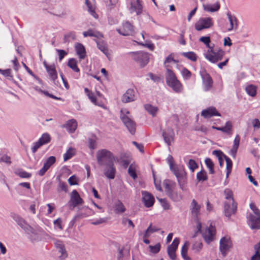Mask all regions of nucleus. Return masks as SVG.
Listing matches in <instances>:
<instances>
[{
	"label": "nucleus",
	"instance_id": "14",
	"mask_svg": "<svg viewBox=\"0 0 260 260\" xmlns=\"http://www.w3.org/2000/svg\"><path fill=\"white\" fill-rule=\"evenodd\" d=\"M180 240L178 238L174 239L172 243L167 248L168 254L171 260L176 259V251L179 245Z\"/></svg>",
	"mask_w": 260,
	"mask_h": 260
},
{
	"label": "nucleus",
	"instance_id": "57",
	"mask_svg": "<svg viewBox=\"0 0 260 260\" xmlns=\"http://www.w3.org/2000/svg\"><path fill=\"white\" fill-rule=\"evenodd\" d=\"M91 102L95 105L105 108L104 104L101 100V99H90Z\"/></svg>",
	"mask_w": 260,
	"mask_h": 260
},
{
	"label": "nucleus",
	"instance_id": "29",
	"mask_svg": "<svg viewBox=\"0 0 260 260\" xmlns=\"http://www.w3.org/2000/svg\"><path fill=\"white\" fill-rule=\"evenodd\" d=\"M227 16L230 23L231 27L228 29L229 31L233 29H237L238 27L237 19L235 16H232L230 12H228Z\"/></svg>",
	"mask_w": 260,
	"mask_h": 260
},
{
	"label": "nucleus",
	"instance_id": "43",
	"mask_svg": "<svg viewBox=\"0 0 260 260\" xmlns=\"http://www.w3.org/2000/svg\"><path fill=\"white\" fill-rule=\"evenodd\" d=\"M205 164L207 167L209 168V173L213 174L214 173V164L212 160L209 158H207L205 159Z\"/></svg>",
	"mask_w": 260,
	"mask_h": 260
},
{
	"label": "nucleus",
	"instance_id": "40",
	"mask_svg": "<svg viewBox=\"0 0 260 260\" xmlns=\"http://www.w3.org/2000/svg\"><path fill=\"white\" fill-rule=\"evenodd\" d=\"M245 90L249 95L254 96L256 93V87L253 85H249L245 88Z\"/></svg>",
	"mask_w": 260,
	"mask_h": 260
},
{
	"label": "nucleus",
	"instance_id": "31",
	"mask_svg": "<svg viewBox=\"0 0 260 260\" xmlns=\"http://www.w3.org/2000/svg\"><path fill=\"white\" fill-rule=\"evenodd\" d=\"M168 85L177 92H181L182 88V84L178 80H177V82L174 81Z\"/></svg>",
	"mask_w": 260,
	"mask_h": 260
},
{
	"label": "nucleus",
	"instance_id": "27",
	"mask_svg": "<svg viewBox=\"0 0 260 260\" xmlns=\"http://www.w3.org/2000/svg\"><path fill=\"white\" fill-rule=\"evenodd\" d=\"M166 83L167 85L172 83L173 81L177 82V77L175 73L171 69H168L165 76Z\"/></svg>",
	"mask_w": 260,
	"mask_h": 260
},
{
	"label": "nucleus",
	"instance_id": "13",
	"mask_svg": "<svg viewBox=\"0 0 260 260\" xmlns=\"http://www.w3.org/2000/svg\"><path fill=\"white\" fill-rule=\"evenodd\" d=\"M51 141V137L47 133L43 134L38 142L34 143L31 150L33 153H35L37 150L42 145L49 143Z\"/></svg>",
	"mask_w": 260,
	"mask_h": 260
},
{
	"label": "nucleus",
	"instance_id": "56",
	"mask_svg": "<svg viewBox=\"0 0 260 260\" xmlns=\"http://www.w3.org/2000/svg\"><path fill=\"white\" fill-rule=\"evenodd\" d=\"M58 252L61 253V255L59 256L61 259H63L67 257L68 254L64 246L60 248V249H58Z\"/></svg>",
	"mask_w": 260,
	"mask_h": 260
},
{
	"label": "nucleus",
	"instance_id": "10",
	"mask_svg": "<svg viewBox=\"0 0 260 260\" xmlns=\"http://www.w3.org/2000/svg\"><path fill=\"white\" fill-rule=\"evenodd\" d=\"M83 200L80 197L76 190H74L71 192L70 200L69 202V206L71 209H74L76 206L82 205Z\"/></svg>",
	"mask_w": 260,
	"mask_h": 260
},
{
	"label": "nucleus",
	"instance_id": "17",
	"mask_svg": "<svg viewBox=\"0 0 260 260\" xmlns=\"http://www.w3.org/2000/svg\"><path fill=\"white\" fill-rule=\"evenodd\" d=\"M174 130L171 127H168L166 131L162 132L163 138L168 146L171 145V142L174 141Z\"/></svg>",
	"mask_w": 260,
	"mask_h": 260
},
{
	"label": "nucleus",
	"instance_id": "59",
	"mask_svg": "<svg viewBox=\"0 0 260 260\" xmlns=\"http://www.w3.org/2000/svg\"><path fill=\"white\" fill-rule=\"evenodd\" d=\"M59 189L58 191H64V192L68 191V186L64 182L59 181L58 184Z\"/></svg>",
	"mask_w": 260,
	"mask_h": 260
},
{
	"label": "nucleus",
	"instance_id": "18",
	"mask_svg": "<svg viewBox=\"0 0 260 260\" xmlns=\"http://www.w3.org/2000/svg\"><path fill=\"white\" fill-rule=\"evenodd\" d=\"M142 194L144 205L148 208L152 206L154 203L153 196L151 193L145 191H142Z\"/></svg>",
	"mask_w": 260,
	"mask_h": 260
},
{
	"label": "nucleus",
	"instance_id": "6",
	"mask_svg": "<svg viewBox=\"0 0 260 260\" xmlns=\"http://www.w3.org/2000/svg\"><path fill=\"white\" fill-rule=\"evenodd\" d=\"M133 54V59L139 64L141 68L144 67L149 62L148 53L143 52H131Z\"/></svg>",
	"mask_w": 260,
	"mask_h": 260
},
{
	"label": "nucleus",
	"instance_id": "19",
	"mask_svg": "<svg viewBox=\"0 0 260 260\" xmlns=\"http://www.w3.org/2000/svg\"><path fill=\"white\" fill-rule=\"evenodd\" d=\"M56 161V158L55 156H51L49 157L46 160V162L44 164L43 168L39 171V175L43 176L46 172L49 169V168L54 164Z\"/></svg>",
	"mask_w": 260,
	"mask_h": 260
},
{
	"label": "nucleus",
	"instance_id": "49",
	"mask_svg": "<svg viewBox=\"0 0 260 260\" xmlns=\"http://www.w3.org/2000/svg\"><path fill=\"white\" fill-rule=\"evenodd\" d=\"M167 194L174 201H178L181 199L180 195L174 191V190H172Z\"/></svg>",
	"mask_w": 260,
	"mask_h": 260
},
{
	"label": "nucleus",
	"instance_id": "11",
	"mask_svg": "<svg viewBox=\"0 0 260 260\" xmlns=\"http://www.w3.org/2000/svg\"><path fill=\"white\" fill-rule=\"evenodd\" d=\"M204 89L205 91L210 90L213 85V80L211 76L205 70L200 71Z\"/></svg>",
	"mask_w": 260,
	"mask_h": 260
},
{
	"label": "nucleus",
	"instance_id": "3",
	"mask_svg": "<svg viewBox=\"0 0 260 260\" xmlns=\"http://www.w3.org/2000/svg\"><path fill=\"white\" fill-rule=\"evenodd\" d=\"M177 178L178 182L182 189H183L184 185L186 181V173L183 166H175L170 169Z\"/></svg>",
	"mask_w": 260,
	"mask_h": 260
},
{
	"label": "nucleus",
	"instance_id": "42",
	"mask_svg": "<svg viewBox=\"0 0 260 260\" xmlns=\"http://www.w3.org/2000/svg\"><path fill=\"white\" fill-rule=\"evenodd\" d=\"M76 39V34L75 32H70L64 35L63 38V43H67L70 42L71 40H74Z\"/></svg>",
	"mask_w": 260,
	"mask_h": 260
},
{
	"label": "nucleus",
	"instance_id": "15",
	"mask_svg": "<svg viewBox=\"0 0 260 260\" xmlns=\"http://www.w3.org/2000/svg\"><path fill=\"white\" fill-rule=\"evenodd\" d=\"M216 234V229L214 226H213L212 224L206 229L205 232L203 234V238L205 241L210 243L214 239V237Z\"/></svg>",
	"mask_w": 260,
	"mask_h": 260
},
{
	"label": "nucleus",
	"instance_id": "4",
	"mask_svg": "<svg viewBox=\"0 0 260 260\" xmlns=\"http://www.w3.org/2000/svg\"><path fill=\"white\" fill-rule=\"evenodd\" d=\"M200 205H199L194 199L192 200L191 203V213L192 216L197 220V228L198 229V231H197L196 234L194 235L193 237H195L196 236V234H197L198 233H201V222L199 220V217L200 215Z\"/></svg>",
	"mask_w": 260,
	"mask_h": 260
},
{
	"label": "nucleus",
	"instance_id": "20",
	"mask_svg": "<svg viewBox=\"0 0 260 260\" xmlns=\"http://www.w3.org/2000/svg\"><path fill=\"white\" fill-rule=\"evenodd\" d=\"M201 116L205 118H209L213 116H220V114L213 107H210L203 110L201 112Z\"/></svg>",
	"mask_w": 260,
	"mask_h": 260
},
{
	"label": "nucleus",
	"instance_id": "45",
	"mask_svg": "<svg viewBox=\"0 0 260 260\" xmlns=\"http://www.w3.org/2000/svg\"><path fill=\"white\" fill-rule=\"evenodd\" d=\"M145 109L153 116H154L157 112L158 109L156 107L152 106L150 104L145 105Z\"/></svg>",
	"mask_w": 260,
	"mask_h": 260
},
{
	"label": "nucleus",
	"instance_id": "32",
	"mask_svg": "<svg viewBox=\"0 0 260 260\" xmlns=\"http://www.w3.org/2000/svg\"><path fill=\"white\" fill-rule=\"evenodd\" d=\"M68 66L75 72H80V69L77 66V62L75 59L70 58L68 61Z\"/></svg>",
	"mask_w": 260,
	"mask_h": 260
},
{
	"label": "nucleus",
	"instance_id": "25",
	"mask_svg": "<svg viewBox=\"0 0 260 260\" xmlns=\"http://www.w3.org/2000/svg\"><path fill=\"white\" fill-rule=\"evenodd\" d=\"M116 169L114 167V163L107 165L105 169L104 174L109 179H112L115 178Z\"/></svg>",
	"mask_w": 260,
	"mask_h": 260
},
{
	"label": "nucleus",
	"instance_id": "21",
	"mask_svg": "<svg viewBox=\"0 0 260 260\" xmlns=\"http://www.w3.org/2000/svg\"><path fill=\"white\" fill-rule=\"evenodd\" d=\"M43 64L46 69L47 73H48L50 79L54 81L57 78V72L55 70L54 64L48 65L47 62L44 60L43 61Z\"/></svg>",
	"mask_w": 260,
	"mask_h": 260
},
{
	"label": "nucleus",
	"instance_id": "53",
	"mask_svg": "<svg viewBox=\"0 0 260 260\" xmlns=\"http://www.w3.org/2000/svg\"><path fill=\"white\" fill-rule=\"evenodd\" d=\"M135 90L134 89H128L123 94V98H133L135 96Z\"/></svg>",
	"mask_w": 260,
	"mask_h": 260
},
{
	"label": "nucleus",
	"instance_id": "55",
	"mask_svg": "<svg viewBox=\"0 0 260 260\" xmlns=\"http://www.w3.org/2000/svg\"><path fill=\"white\" fill-rule=\"evenodd\" d=\"M224 194L225 196V199L227 201H229L233 199V194L232 191L230 189H226L224 191Z\"/></svg>",
	"mask_w": 260,
	"mask_h": 260
},
{
	"label": "nucleus",
	"instance_id": "22",
	"mask_svg": "<svg viewBox=\"0 0 260 260\" xmlns=\"http://www.w3.org/2000/svg\"><path fill=\"white\" fill-rule=\"evenodd\" d=\"M142 1L136 0L135 3H131L129 11L131 13L136 12L137 15H140L143 11V6L141 4Z\"/></svg>",
	"mask_w": 260,
	"mask_h": 260
},
{
	"label": "nucleus",
	"instance_id": "51",
	"mask_svg": "<svg viewBox=\"0 0 260 260\" xmlns=\"http://www.w3.org/2000/svg\"><path fill=\"white\" fill-rule=\"evenodd\" d=\"M128 173L129 175L134 179L137 178V175L136 173V170L135 167H134L132 165H131L129 166L128 169Z\"/></svg>",
	"mask_w": 260,
	"mask_h": 260
},
{
	"label": "nucleus",
	"instance_id": "35",
	"mask_svg": "<svg viewBox=\"0 0 260 260\" xmlns=\"http://www.w3.org/2000/svg\"><path fill=\"white\" fill-rule=\"evenodd\" d=\"M189 242H185L181 248V255L185 260H190L189 256L187 255Z\"/></svg>",
	"mask_w": 260,
	"mask_h": 260
},
{
	"label": "nucleus",
	"instance_id": "34",
	"mask_svg": "<svg viewBox=\"0 0 260 260\" xmlns=\"http://www.w3.org/2000/svg\"><path fill=\"white\" fill-rule=\"evenodd\" d=\"M76 154V149L72 147L69 148L66 153L63 155V160L64 161L72 158Z\"/></svg>",
	"mask_w": 260,
	"mask_h": 260
},
{
	"label": "nucleus",
	"instance_id": "23",
	"mask_svg": "<svg viewBox=\"0 0 260 260\" xmlns=\"http://www.w3.org/2000/svg\"><path fill=\"white\" fill-rule=\"evenodd\" d=\"M62 128H66L67 131L70 133H74L77 127V122L76 120L72 119L68 120L67 123L61 126Z\"/></svg>",
	"mask_w": 260,
	"mask_h": 260
},
{
	"label": "nucleus",
	"instance_id": "52",
	"mask_svg": "<svg viewBox=\"0 0 260 260\" xmlns=\"http://www.w3.org/2000/svg\"><path fill=\"white\" fill-rule=\"evenodd\" d=\"M150 251L153 253H158L160 249V244L159 243H157L154 246L150 245L149 246Z\"/></svg>",
	"mask_w": 260,
	"mask_h": 260
},
{
	"label": "nucleus",
	"instance_id": "33",
	"mask_svg": "<svg viewBox=\"0 0 260 260\" xmlns=\"http://www.w3.org/2000/svg\"><path fill=\"white\" fill-rule=\"evenodd\" d=\"M83 35L84 37H87L89 36L99 38L100 37H103L102 34H101L99 32L94 31L92 29H88L86 31H84L83 32Z\"/></svg>",
	"mask_w": 260,
	"mask_h": 260
},
{
	"label": "nucleus",
	"instance_id": "41",
	"mask_svg": "<svg viewBox=\"0 0 260 260\" xmlns=\"http://www.w3.org/2000/svg\"><path fill=\"white\" fill-rule=\"evenodd\" d=\"M181 55L192 61H196L197 59L196 54L192 51L182 52L181 53Z\"/></svg>",
	"mask_w": 260,
	"mask_h": 260
},
{
	"label": "nucleus",
	"instance_id": "61",
	"mask_svg": "<svg viewBox=\"0 0 260 260\" xmlns=\"http://www.w3.org/2000/svg\"><path fill=\"white\" fill-rule=\"evenodd\" d=\"M202 246L203 245L201 242H196L193 244L192 248L196 251H199L202 249Z\"/></svg>",
	"mask_w": 260,
	"mask_h": 260
},
{
	"label": "nucleus",
	"instance_id": "63",
	"mask_svg": "<svg viewBox=\"0 0 260 260\" xmlns=\"http://www.w3.org/2000/svg\"><path fill=\"white\" fill-rule=\"evenodd\" d=\"M159 201L163 207L164 209L165 210L169 209L170 208V205L168 201L165 199H161L159 200Z\"/></svg>",
	"mask_w": 260,
	"mask_h": 260
},
{
	"label": "nucleus",
	"instance_id": "64",
	"mask_svg": "<svg viewBox=\"0 0 260 260\" xmlns=\"http://www.w3.org/2000/svg\"><path fill=\"white\" fill-rule=\"evenodd\" d=\"M56 51L58 53L59 61H61L67 54V52L63 50L56 49Z\"/></svg>",
	"mask_w": 260,
	"mask_h": 260
},
{
	"label": "nucleus",
	"instance_id": "58",
	"mask_svg": "<svg viewBox=\"0 0 260 260\" xmlns=\"http://www.w3.org/2000/svg\"><path fill=\"white\" fill-rule=\"evenodd\" d=\"M85 3L88 7V11L90 14L93 16L94 18L96 17L97 14H96L94 10L92 8L91 6H90V2L88 0H85Z\"/></svg>",
	"mask_w": 260,
	"mask_h": 260
},
{
	"label": "nucleus",
	"instance_id": "46",
	"mask_svg": "<svg viewBox=\"0 0 260 260\" xmlns=\"http://www.w3.org/2000/svg\"><path fill=\"white\" fill-rule=\"evenodd\" d=\"M15 173L22 178H29L31 176V174L26 171L22 170H18L15 172Z\"/></svg>",
	"mask_w": 260,
	"mask_h": 260
},
{
	"label": "nucleus",
	"instance_id": "54",
	"mask_svg": "<svg viewBox=\"0 0 260 260\" xmlns=\"http://www.w3.org/2000/svg\"><path fill=\"white\" fill-rule=\"evenodd\" d=\"M189 168L193 172L194 170L198 167V164L194 160L190 159L188 162Z\"/></svg>",
	"mask_w": 260,
	"mask_h": 260
},
{
	"label": "nucleus",
	"instance_id": "9",
	"mask_svg": "<svg viewBox=\"0 0 260 260\" xmlns=\"http://www.w3.org/2000/svg\"><path fill=\"white\" fill-rule=\"evenodd\" d=\"M237 204L234 199L226 201L224 203V214L226 217H230L232 214L236 213Z\"/></svg>",
	"mask_w": 260,
	"mask_h": 260
},
{
	"label": "nucleus",
	"instance_id": "12",
	"mask_svg": "<svg viewBox=\"0 0 260 260\" xmlns=\"http://www.w3.org/2000/svg\"><path fill=\"white\" fill-rule=\"evenodd\" d=\"M117 31L124 36H133L135 33L134 26L129 21L124 22L122 28L117 29Z\"/></svg>",
	"mask_w": 260,
	"mask_h": 260
},
{
	"label": "nucleus",
	"instance_id": "44",
	"mask_svg": "<svg viewBox=\"0 0 260 260\" xmlns=\"http://www.w3.org/2000/svg\"><path fill=\"white\" fill-rule=\"evenodd\" d=\"M197 178L199 181H206L208 179L207 173L205 171L202 170L197 173Z\"/></svg>",
	"mask_w": 260,
	"mask_h": 260
},
{
	"label": "nucleus",
	"instance_id": "16",
	"mask_svg": "<svg viewBox=\"0 0 260 260\" xmlns=\"http://www.w3.org/2000/svg\"><path fill=\"white\" fill-rule=\"evenodd\" d=\"M93 214H94V212L90 208L85 206L79 209L78 213L75 216V219H82Z\"/></svg>",
	"mask_w": 260,
	"mask_h": 260
},
{
	"label": "nucleus",
	"instance_id": "47",
	"mask_svg": "<svg viewBox=\"0 0 260 260\" xmlns=\"http://www.w3.org/2000/svg\"><path fill=\"white\" fill-rule=\"evenodd\" d=\"M200 41L204 43L206 47L208 48V49H210V48L214 47V45L213 46L210 45L211 40L209 37H202L200 38Z\"/></svg>",
	"mask_w": 260,
	"mask_h": 260
},
{
	"label": "nucleus",
	"instance_id": "28",
	"mask_svg": "<svg viewBox=\"0 0 260 260\" xmlns=\"http://www.w3.org/2000/svg\"><path fill=\"white\" fill-rule=\"evenodd\" d=\"M203 7L205 11L214 12L219 10L220 5L219 2H217L213 6H212L210 4H203Z\"/></svg>",
	"mask_w": 260,
	"mask_h": 260
},
{
	"label": "nucleus",
	"instance_id": "36",
	"mask_svg": "<svg viewBox=\"0 0 260 260\" xmlns=\"http://www.w3.org/2000/svg\"><path fill=\"white\" fill-rule=\"evenodd\" d=\"M232 123L231 121H227L224 127H220V131L225 133L229 135L232 134Z\"/></svg>",
	"mask_w": 260,
	"mask_h": 260
},
{
	"label": "nucleus",
	"instance_id": "39",
	"mask_svg": "<svg viewBox=\"0 0 260 260\" xmlns=\"http://www.w3.org/2000/svg\"><path fill=\"white\" fill-rule=\"evenodd\" d=\"M0 74L3 75L9 80L13 79V76L12 74V70L10 69L2 70L0 69Z\"/></svg>",
	"mask_w": 260,
	"mask_h": 260
},
{
	"label": "nucleus",
	"instance_id": "2",
	"mask_svg": "<svg viewBox=\"0 0 260 260\" xmlns=\"http://www.w3.org/2000/svg\"><path fill=\"white\" fill-rule=\"evenodd\" d=\"M224 54L225 52L222 49L219 48L216 50L212 47L207 50L205 54V57L210 62L215 63L222 59Z\"/></svg>",
	"mask_w": 260,
	"mask_h": 260
},
{
	"label": "nucleus",
	"instance_id": "38",
	"mask_svg": "<svg viewBox=\"0 0 260 260\" xmlns=\"http://www.w3.org/2000/svg\"><path fill=\"white\" fill-rule=\"evenodd\" d=\"M224 157L226 164V178H228L232 171L233 162L231 159L226 155H224Z\"/></svg>",
	"mask_w": 260,
	"mask_h": 260
},
{
	"label": "nucleus",
	"instance_id": "37",
	"mask_svg": "<svg viewBox=\"0 0 260 260\" xmlns=\"http://www.w3.org/2000/svg\"><path fill=\"white\" fill-rule=\"evenodd\" d=\"M126 209L123 204V203L120 201H118V202L116 203L115 206V212L116 213H123L125 211Z\"/></svg>",
	"mask_w": 260,
	"mask_h": 260
},
{
	"label": "nucleus",
	"instance_id": "60",
	"mask_svg": "<svg viewBox=\"0 0 260 260\" xmlns=\"http://www.w3.org/2000/svg\"><path fill=\"white\" fill-rule=\"evenodd\" d=\"M148 76L154 82L158 83V82H160L161 81V79L159 77H158L156 75H155L151 73H149L148 74Z\"/></svg>",
	"mask_w": 260,
	"mask_h": 260
},
{
	"label": "nucleus",
	"instance_id": "1",
	"mask_svg": "<svg viewBox=\"0 0 260 260\" xmlns=\"http://www.w3.org/2000/svg\"><path fill=\"white\" fill-rule=\"evenodd\" d=\"M96 159L98 164L102 166L114 163L115 158L111 151L106 149H103L98 151Z\"/></svg>",
	"mask_w": 260,
	"mask_h": 260
},
{
	"label": "nucleus",
	"instance_id": "48",
	"mask_svg": "<svg viewBox=\"0 0 260 260\" xmlns=\"http://www.w3.org/2000/svg\"><path fill=\"white\" fill-rule=\"evenodd\" d=\"M163 184L167 194L173 190L174 185L170 184L169 180H165Z\"/></svg>",
	"mask_w": 260,
	"mask_h": 260
},
{
	"label": "nucleus",
	"instance_id": "8",
	"mask_svg": "<svg viewBox=\"0 0 260 260\" xmlns=\"http://www.w3.org/2000/svg\"><path fill=\"white\" fill-rule=\"evenodd\" d=\"M213 25L212 19L211 17L201 18L196 23L195 29L198 31H201L204 29H207Z\"/></svg>",
	"mask_w": 260,
	"mask_h": 260
},
{
	"label": "nucleus",
	"instance_id": "62",
	"mask_svg": "<svg viewBox=\"0 0 260 260\" xmlns=\"http://www.w3.org/2000/svg\"><path fill=\"white\" fill-rule=\"evenodd\" d=\"M88 146L91 149H94L96 148V140L92 139H89Z\"/></svg>",
	"mask_w": 260,
	"mask_h": 260
},
{
	"label": "nucleus",
	"instance_id": "30",
	"mask_svg": "<svg viewBox=\"0 0 260 260\" xmlns=\"http://www.w3.org/2000/svg\"><path fill=\"white\" fill-rule=\"evenodd\" d=\"M96 43L98 48L108 57L109 54L106 43L103 41H96Z\"/></svg>",
	"mask_w": 260,
	"mask_h": 260
},
{
	"label": "nucleus",
	"instance_id": "7",
	"mask_svg": "<svg viewBox=\"0 0 260 260\" xmlns=\"http://www.w3.org/2000/svg\"><path fill=\"white\" fill-rule=\"evenodd\" d=\"M121 114L120 119L132 135H134L136 131V123L129 117L122 113L123 111L121 110Z\"/></svg>",
	"mask_w": 260,
	"mask_h": 260
},
{
	"label": "nucleus",
	"instance_id": "26",
	"mask_svg": "<svg viewBox=\"0 0 260 260\" xmlns=\"http://www.w3.org/2000/svg\"><path fill=\"white\" fill-rule=\"evenodd\" d=\"M75 50L79 55V58L83 59L86 56V50L84 46L81 43H77L75 45Z\"/></svg>",
	"mask_w": 260,
	"mask_h": 260
},
{
	"label": "nucleus",
	"instance_id": "50",
	"mask_svg": "<svg viewBox=\"0 0 260 260\" xmlns=\"http://www.w3.org/2000/svg\"><path fill=\"white\" fill-rule=\"evenodd\" d=\"M181 74L184 79L188 80L190 78L191 76V72L186 68H184L182 71Z\"/></svg>",
	"mask_w": 260,
	"mask_h": 260
},
{
	"label": "nucleus",
	"instance_id": "24",
	"mask_svg": "<svg viewBox=\"0 0 260 260\" xmlns=\"http://www.w3.org/2000/svg\"><path fill=\"white\" fill-rule=\"evenodd\" d=\"M249 221L251 222V228L252 229H258L260 228V215H249Z\"/></svg>",
	"mask_w": 260,
	"mask_h": 260
},
{
	"label": "nucleus",
	"instance_id": "5",
	"mask_svg": "<svg viewBox=\"0 0 260 260\" xmlns=\"http://www.w3.org/2000/svg\"><path fill=\"white\" fill-rule=\"evenodd\" d=\"M233 247V243L230 237L225 236L222 237L219 241V250L221 254L225 257L228 252Z\"/></svg>",
	"mask_w": 260,
	"mask_h": 260
}]
</instances>
